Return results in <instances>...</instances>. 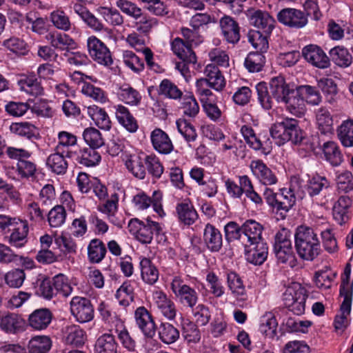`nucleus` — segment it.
<instances>
[{
	"instance_id": "f257e3e1",
	"label": "nucleus",
	"mask_w": 353,
	"mask_h": 353,
	"mask_svg": "<svg viewBox=\"0 0 353 353\" xmlns=\"http://www.w3.org/2000/svg\"><path fill=\"white\" fill-rule=\"evenodd\" d=\"M294 241L296 252L303 260L312 261L321 254V241L312 228L299 226L294 235Z\"/></svg>"
},
{
	"instance_id": "f03ea898",
	"label": "nucleus",
	"mask_w": 353,
	"mask_h": 353,
	"mask_svg": "<svg viewBox=\"0 0 353 353\" xmlns=\"http://www.w3.org/2000/svg\"><path fill=\"white\" fill-rule=\"evenodd\" d=\"M270 133L274 143L279 146L288 141L294 144L300 143L303 138L299 121L290 117H284L281 121L272 125Z\"/></svg>"
},
{
	"instance_id": "7ed1b4c3",
	"label": "nucleus",
	"mask_w": 353,
	"mask_h": 353,
	"mask_svg": "<svg viewBox=\"0 0 353 353\" xmlns=\"http://www.w3.org/2000/svg\"><path fill=\"white\" fill-rule=\"evenodd\" d=\"M307 296L305 288L299 283L293 282L286 287L283 294V304L294 314L301 315L305 312Z\"/></svg>"
},
{
	"instance_id": "20e7f679",
	"label": "nucleus",
	"mask_w": 353,
	"mask_h": 353,
	"mask_svg": "<svg viewBox=\"0 0 353 353\" xmlns=\"http://www.w3.org/2000/svg\"><path fill=\"white\" fill-rule=\"evenodd\" d=\"M128 230L137 241L141 243H150L154 235H158L162 231V227L158 222L147 219L140 221L134 218L130 220L128 225Z\"/></svg>"
},
{
	"instance_id": "39448f33",
	"label": "nucleus",
	"mask_w": 353,
	"mask_h": 353,
	"mask_svg": "<svg viewBox=\"0 0 353 353\" xmlns=\"http://www.w3.org/2000/svg\"><path fill=\"white\" fill-rule=\"evenodd\" d=\"M171 290L183 305L193 308L196 305L199 300L197 292L186 285L181 276H174L172 278Z\"/></svg>"
},
{
	"instance_id": "423d86ee",
	"label": "nucleus",
	"mask_w": 353,
	"mask_h": 353,
	"mask_svg": "<svg viewBox=\"0 0 353 353\" xmlns=\"http://www.w3.org/2000/svg\"><path fill=\"white\" fill-rule=\"evenodd\" d=\"M241 133L249 146L261 154L268 155L272 150V142L268 135L256 136L252 127L243 125L241 128Z\"/></svg>"
},
{
	"instance_id": "0eeeda50",
	"label": "nucleus",
	"mask_w": 353,
	"mask_h": 353,
	"mask_svg": "<svg viewBox=\"0 0 353 353\" xmlns=\"http://www.w3.org/2000/svg\"><path fill=\"white\" fill-rule=\"evenodd\" d=\"M87 46L91 58L100 65H110L112 58L108 48L101 40L94 36L90 37L87 40Z\"/></svg>"
},
{
	"instance_id": "6e6552de",
	"label": "nucleus",
	"mask_w": 353,
	"mask_h": 353,
	"mask_svg": "<svg viewBox=\"0 0 353 353\" xmlns=\"http://www.w3.org/2000/svg\"><path fill=\"white\" fill-rule=\"evenodd\" d=\"M70 305L72 314L79 323H86L93 319L94 307L87 298L74 296Z\"/></svg>"
},
{
	"instance_id": "1a4fd4ad",
	"label": "nucleus",
	"mask_w": 353,
	"mask_h": 353,
	"mask_svg": "<svg viewBox=\"0 0 353 353\" xmlns=\"http://www.w3.org/2000/svg\"><path fill=\"white\" fill-rule=\"evenodd\" d=\"M135 323L145 337L152 339L156 334V323L152 314L144 306L138 307L134 313Z\"/></svg>"
},
{
	"instance_id": "9d476101",
	"label": "nucleus",
	"mask_w": 353,
	"mask_h": 353,
	"mask_svg": "<svg viewBox=\"0 0 353 353\" xmlns=\"http://www.w3.org/2000/svg\"><path fill=\"white\" fill-rule=\"evenodd\" d=\"M278 21L290 28L300 29L305 27L307 17L305 12L295 8H284L277 14Z\"/></svg>"
},
{
	"instance_id": "9b49d317",
	"label": "nucleus",
	"mask_w": 353,
	"mask_h": 353,
	"mask_svg": "<svg viewBox=\"0 0 353 353\" xmlns=\"http://www.w3.org/2000/svg\"><path fill=\"white\" fill-rule=\"evenodd\" d=\"M94 148H82L75 151H68L67 157L74 159L79 164L85 167H94L101 162V157Z\"/></svg>"
},
{
	"instance_id": "f8f14e48",
	"label": "nucleus",
	"mask_w": 353,
	"mask_h": 353,
	"mask_svg": "<svg viewBox=\"0 0 353 353\" xmlns=\"http://www.w3.org/2000/svg\"><path fill=\"white\" fill-rule=\"evenodd\" d=\"M122 161L128 171L135 178L143 179L146 175L144 159L141 154L124 152Z\"/></svg>"
},
{
	"instance_id": "ddd939ff",
	"label": "nucleus",
	"mask_w": 353,
	"mask_h": 353,
	"mask_svg": "<svg viewBox=\"0 0 353 353\" xmlns=\"http://www.w3.org/2000/svg\"><path fill=\"white\" fill-rule=\"evenodd\" d=\"M175 216L179 223L185 226L193 225L199 219V214L193 203L189 199L176 203Z\"/></svg>"
},
{
	"instance_id": "4468645a",
	"label": "nucleus",
	"mask_w": 353,
	"mask_h": 353,
	"mask_svg": "<svg viewBox=\"0 0 353 353\" xmlns=\"http://www.w3.org/2000/svg\"><path fill=\"white\" fill-rule=\"evenodd\" d=\"M155 305L167 319L174 320L176 316L177 310L174 301L161 290H156L152 294Z\"/></svg>"
},
{
	"instance_id": "2eb2a0df",
	"label": "nucleus",
	"mask_w": 353,
	"mask_h": 353,
	"mask_svg": "<svg viewBox=\"0 0 353 353\" xmlns=\"http://www.w3.org/2000/svg\"><path fill=\"white\" fill-rule=\"evenodd\" d=\"M250 168L254 176L261 184L272 185L277 183L278 179L275 173L262 160L252 161Z\"/></svg>"
},
{
	"instance_id": "dca6fc26",
	"label": "nucleus",
	"mask_w": 353,
	"mask_h": 353,
	"mask_svg": "<svg viewBox=\"0 0 353 353\" xmlns=\"http://www.w3.org/2000/svg\"><path fill=\"white\" fill-rule=\"evenodd\" d=\"M119 200V195L117 193H113L103 203L98 205L97 210L104 214L111 223L121 228L124 221L117 216Z\"/></svg>"
},
{
	"instance_id": "f3484780",
	"label": "nucleus",
	"mask_w": 353,
	"mask_h": 353,
	"mask_svg": "<svg viewBox=\"0 0 353 353\" xmlns=\"http://www.w3.org/2000/svg\"><path fill=\"white\" fill-rule=\"evenodd\" d=\"M302 54L305 59L319 68H327L330 65V58L324 51L316 45H309L303 48Z\"/></svg>"
},
{
	"instance_id": "a211bd4d",
	"label": "nucleus",
	"mask_w": 353,
	"mask_h": 353,
	"mask_svg": "<svg viewBox=\"0 0 353 353\" xmlns=\"http://www.w3.org/2000/svg\"><path fill=\"white\" fill-rule=\"evenodd\" d=\"M241 230L242 242L244 244L263 242L262 239L263 226L260 223L252 219L247 220L242 224Z\"/></svg>"
},
{
	"instance_id": "6ab92c4d",
	"label": "nucleus",
	"mask_w": 353,
	"mask_h": 353,
	"mask_svg": "<svg viewBox=\"0 0 353 353\" xmlns=\"http://www.w3.org/2000/svg\"><path fill=\"white\" fill-rule=\"evenodd\" d=\"M221 35L228 43L235 45L240 40V27L238 23L229 16L220 19Z\"/></svg>"
},
{
	"instance_id": "aec40b11",
	"label": "nucleus",
	"mask_w": 353,
	"mask_h": 353,
	"mask_svg": "<svg viewBox=\"0 0 353 353\" xmlns=\"http://www.w3.org/2000/svg\"><path fill=\"white\" fill-rule=\"evenodd\" d=\"M268 254V244L263 242L245 244V255L246 260L254 265L262 264Z\"/></svg>"
},
{
	"instance_id": "412c9836",
	"label": "nucleus",
	"mask_w": 353,
	"mask_h": 353,
	"mask_svg": "<svg viewBox=\"0 0 353 353\" xmlns=\"http://www.w3.org/2000/svg\"><path fill=\"white\" fill-rule=\"evenodd\" d=\"M248 17L250 24L265 34H270L274 28V19L265 11L260 10L251 11Z\"/></svg>"
},
{
	"instance_id": "4be33fe9",
	"label": "nucleus",
	"mask_w": 353,
	"mask_h": 353,
	"mask_svg": "<svg viewBox=\"0 0 353 353\" xmlns=\"http://www.w3.org/2000/svg\"><path fill=\"white\" fill-rule=\"evenodd\" d=\"M8 237V243L13 247L21 248L28 242L29 223L27 220L19 219Z\"/></svg>"
},
{
	"instance_id": "5701e85b",
	"label": "nucleus",
	"mask_w": 353,
	"mask_h": 353,
	"mask_svg": "<svg viewBox=\"0 0 353 353\" xmlns=\"http://www.w3.org/2000/svg\"><path fill=\"white\" fill-rule=\"evenodd\" d=\"M153 148L159 154H168L174 150V145L166 132L160 128H155L150 134Z\"/></svg>"
},
{
	"instance_id": "b1692460",
	"label": "nucleus",
	"mask_w": 353,
	"mask_h": 353,
	"mask_svg": "<svg viewBox=\"0 0 353 353\" xmlns=\"http://www.w3.org/2000/svg\"><path fill=\"white\" fill-rule=\"evenodd\" d=\"M203 240L206 248L212 252H219L223 246V236L214 225L207 223L203 233Z\"/></svg>"
},
{
	"instance_id": "393cba45",
	"label": "nucleus",
	"mask_w": 353,
	"mask_h": 353,
	"mask_svg": "<svg viewBox=\"0 0 353 353\" xmlns=\"http://www.w3.org/2000/svg\"><path fill=\"white\" fill-rule=\"evenodd\" d=\"M86 109L87 114L96 126L105 131H109L111 129L112 121L104 108L97 105H90Z\"/></svg>"
},
{
	"instance_id": "a878e982",
	"label": "nucleus",
	"mask_w": 353,
	"mask_h": 353,
	"mask_svg": "<svg viewBox=\"0 0 353 353\" xmlns=\"http://www.w3.org/2000/svg\"><path fill=\"white\" fill-rule=\"evenodd\" d=\"M205 78L200 79L205 80L209 87L216 91H221L225 86V79L219 68L214 64H208L204 70Z\"/></svg>"
},
{
	"instance_id": "bb28decb",
	"label": "nucleus",
	"mask_w": 353,
	"mask_h": 353,
	"mask_svg": "<svg viewBox=\"0 0 353 353\" xmlns=\"http://www.w3.org/2000/svg\"><path fill=\"white\" fill-rule=\"evenodd\" d=\"M25 322L14 313L0 314V328L7 333L16 334L23 330Z\"/></svg>"
},
{
	"instance_id": "cd10ccee",
	"label": "nucleus",
	"mask_w": 353,
	"mask_h": 353,
	"mask_svg": "<svg viewBox=\"0 0 353 353\" xmlns=\"http://www.w3.org/2000/svg\"><path fill=\"white\" fill-rule=\"evenodd\" d=\"M296 196L294 190L291 188H283L280 189L274 210L280 212L283 217L294 205Z\"/></svg>"
},
{
	"instance_id": "c85d7f7f",
	"label": "nucleus",
	"mask_w": 353,
	"mask_h": 353,
	"mask_svg": "<svg viewBox=\"0 0 353 353\" xmlns=\"http://www.w3.org/2000/svg\"><path fill=\"white\" fill-rule=\"evenodd\" d=\"M171 48L173 52L184 62L194 63L196 57L190 46L186 41L179 37L175 38L171 43Z\"/></svg>"
},
{
	"instance_id": "c756f323",
	"label": "nucleus",
	"mask_w": 353,
	"mask_h": 353,
	"mask_svg": "<svg viewBox=\"0 0 353 353\" xmlns=\"http://www.w3.org/2000/svg\"><path fill=\"white\" fill-rule=\"evenodd\" d=\"M24 214L32 227L41 225L46 219V211L35 201L27 203L24 208Z\"/></svg>"
},
{
	"instance_id": "7c9ffc66",
	"label": "nucleus",
	"mask_w": 353,
	"mask_h": 353,
	"mask_svg": "<svg viewBox=\"0 0 353 353\" xmlns=\"http://www.w3.org/2000/svg\"><path fill=\"white\" fill-rule=\"evenodd\" d=\"M139 268L142 281L148 285L157 283L159 276V272L157 266L148 258L140 257Z\"/></svg>"
},
{
	"instance_id": "2f4dec72",
	"label": "nucleus",
	"mask_w": 353,
	"mask_h": 353,
	"mask_svg": "<svg viewBox=\"0 0 353 353\" xmlns=\"http://www.w3.org/2000/svg\"><path fill=\"white\" fill-rule=\"evenodd\" d=\"M52 47L60 50L69 52L75 49L77 43L69 35L61 32H50L46 36Z\"/></svg>"
},
{
	"instance_id": "473e14b6",
	"label": "nucleus",
	"mask_w": 353,
	"mask_h": 353,
	"mask_svg": "<svg viewBox=\"0 0 353 353\" xmlns=\"http://www.w3.org/2000/svg\"><path fill=\"white\" fill-rule=\"evenodd\" d=\"M116 119L126 130L134 133L138 130L139 125L136 119L130 113L128 108L123 105L114 106Z\"/></svg>"
},
{
	"instance_id": "72a5a7b5",
	"label": "nucleus",
	"mask_w": 353,
	"mask_h": 353,
	"mask_svg": "<svg viewBox=\"0 0 353 353\" xmlns=\"http://www.w3.org/2000/svg\"><path fill=\"white\" fill-rule=\"evenodd\" d=\"M52 317V313L48 309H38L30 314L28 324L35 330H43L49 325Z\"/></svg>"
},
{
	"instance_id": "f704fd0d",
	"label": "nucleus",
	"mask_w": 353,
	"mask_h": 353,
	"mask_svg": "<svg viewBox=\"0 0 353 353\" xmlns=\"http://www.w3.org/2000/svg\"><path fill=\"white\" fill-rule=\"evenodd\" d=\"M64 151H58L54 148V152L50 154L46 160L47 167L57 174H64L68 167Z\"/></svg>"
},
{
	"instance_id": "c9c22d12",
	"label": "nucleus",
	"mask_w": 353,
	"mask_h": 353,
	"mask_svg": "<svg viewBox=\"0 0 353 353\" xmlns=\"http://www.w3.org/2000/svg\"><path fill=\"white\" fill-rule=\"evenodd\" d=\"M282 103H285L286 110L290 113L297 117H302L305 113V102L298 90H293Z\"/></svg>"
},
{
	"instance_id": "e433bc0d",
	"label": "nucleus",
	"mask_w": 353,
	"mask_h": 353,
	"mask_svg": "<svg viewBox=\"0 0 353 353\" xmlns=\"http://www.w3.org/2000/svg\"><path fill=\"white\" fill-rule=\"evenodd\" d=\"M270 87L272 96L278 103H282L293 91L290 89L285 79L281 76L272 78L270 81Z\"/></svg>"
},
{
	"instance_id": "4c0bfd02",
	"label": "nucleus",
	"mask_w": 353,
	"mask_h": 353,
	"mask_svg": "<svg viewBox=\"0 0 353 353\" xmlns=\"http://www.w3.org/2000/svg\"><path fill=\"white\" fill-rule=\"evenodd\" d=\"M219 145V150L223 153H228L236 157H243L245 145L243 141L236 137H228Z\"/></svg>"
},
{
	"instance_id": "58836bf2",
	"label": "nucleus",
	"mask_w": 353,
	"mask_h": 353,
	"mask_svg": "<svg viewBox=\"0 0 353 353\" xmlns=\"http://www.w3.org/2000/svg\"><path fill=\"white\" fill-rule=\"evenodd\" d=\"M329 55L332 62L340 68H348L352 63V54L346 48L342 46L331 48Z\"/></svg>"
},
{
	"instance_id": "ea45409f",
	"label": "nucleus",
	"mask_w": 353,
	"mask_h": 353,
	"mask_svg": "<svg viewBox=\"0 0 353 353\" xmlns=\"http://www.w3.org/2000/svg\"><path fill=\"white\" fill-rule=\"evenodd\" d=\"M330 187V181L325 176L316 174L311 177L307 181L306 191L307 194L311 196H315Z\"/></svg>"
},
{
	"instance_id": "a19ab883",
	"label": "nucleus",
	"mask_w": 353,
	"mask_h": 353,
	"mask_svg": "<svg viewBox=\"0 0 353 353\" xmlns=\"http://www.w3.org/2000/svg\"><path fill=\"white\" fill-rule=\"evenodd\" d=\"M119 99L129 105H138L141 100V94L129 84L121 85L117 90Z\"/></svg>"
},
{
	"instance_id": "79ce46f5",
	"label": "nucleus",
	"mask_w": 353,
	"mask_h": 353,
	"mask_svg": "<svg viewBox=\"0 0 353 353\" xmlns=\"http://www.w3.org/2000/svg\"><path fill=\"white\" fill-rule=\"evenodd\" d=\"M107 250L99 239H92L88 245V259L91 263H99L105 258Z\"/></svg>"
},
{
	"instance_id": "37998d69",
	"label": "nucleus",
	"mask_w": 353,
	"mask_h": 353,
	"mask_svg": "<svg viewBox=\"0 0 353 353\" xmlns=\"http://www.w3.org/2000/svg\"><path fill=\"white\" fill-rule=\"evenodd\" d=\"M20 90L32 96L43 94V89L35 76H22L18 81Z\"/></svg>"
},
{
	"instance_id": "c03bdc74",
	"label": "nucleus",
	"mask_w": 353,
	"mask_h": 353,
	"mask_svg": "<svg viewBox=\"0 0 353 353\" xmlns=\"http://www.w3.org/2000/svg\"><path fill=\"white\" fill-rule=\"evenodd\" d=\"M335 182L339 192L349 193L353 191V174L347 170L335 172Z\"/></svg>"
},
{
	"instance_id": "a18cd8bd",
	"label": "nucleus",
	"mask_w": 353,
	"mask_h": 353,
	"mask_svg": "<svg viewBox=\"0 0 353 353\" xmlns=\"http://www.w3.org/2000/svg\"><path fill=\"white\" fill-rule=\"evenodd\" d=\"M134 288L131 281H126L117 289L115 299L120 306L126 307L134 301Z\"/></svg>"
},
{
	"instance_id": "49530a36",
	"label": "nucleus",
	"mask_w": 353,
	"mask_h": 353,
	"mask_svg": "<svg viewBox=\"0 0 353 353\" xmlns=\"http://www.w3.org/2000/svg\"><path fill=\"white\" fill-rule=\"evenodd\" d=\"M10 131L28 139H37L39 137L38 128L29 122L13 123L10 127Z\"/></svg>"
},
{
	"instance_id": "de8ad7c7",
	"label": "nucleus",
	"mask_w": 353,
	"mask_h": 353,
	"mask_svg": "<svg viewBox=\"0 0 353 353\" xmlns=\"http://www.w3.org/2000/svg\"><path fill=\"white\" fill-rule=\"evenodd\" d=\"M117 347L114 336L111 334H103L95 343L94 353H117Z\"/></svg>"
},
{
	"instance_id": "09e8293b",
	"label": "nucleus",
	"mask_w": 353,
	"mask_h": 353,
	"mask_svg": "<svg viewBox=\"0 0 353 353\" xmlns=\"http://www.w3.org/2000/svg\"><path fill=\"white\" fill-rule=\"evenodd\" d=\"M64 341L66 344L79 346L83 345L85 341V333L77 325H71L65 327Z\"/></svg>"
},
{
	"instance_id": "8fccbe9b",
	"label": "nucleus",
	"mask_w": 353,
	"mask_h": 353,
	"mask_svg": "<svg viewBox=\"0 0 353 353\" xmlns=\"http://www.w3.org/2000/svg\"><path fill=\"white\" fill-rule=\"evenodd\" d=\"M325 159L332 166H339L343 161V154L339 145L334 141H327L323 145Z\"/></svg>"
},
{
	"instance_id": "3c124183",
	"label": "nucleus",
	"mask_w": 353,
	"mask_h": 353,
	"mask_svg": "<svg viewBox=\"0 0 353 353\" xmlns=\"http://www.w3.org/2000/svg\"><path fill=\"white\" fill-rule=\"evenodd\" d=\"M81 92L85 97L100 104H105L109 101L108 93L105 90L90 83H83Z\"/></svg>"
},
{
	"instance_id": "603ef678",
	"label": "nucleus",
	"mask_w": 353,
	"mask_h": 353,
	"mask_svg": "<svg viewBox=\"0 0 353 353\" xmlns=\"http://www.w3.org/2000/svg\"><path fill=\"white\" fill-rule=\"evenodd\" d=\"M278 323L272 312H267L260 319L259 330L265 336L273 339L276 335Z\"/></svg>"
},
{
	"instance_id": "864d4df0",
	"label": "nucleus",
	"mask_w": 353,
	"mask_h": 353,
	"mask_svg": "<svg viewBox=\"0 0 353 353\" xmlns=\"http://www.w3.org/2000/svg\"><path fill=\"white\" fill-rule=\"evenodd\" d=\"M316 124L321 134H332L333 132V119L328 110L321 108L316 114Z\"/></svg>"
},
{
	"instance_id": "5fc2aeb1",
	"label": "nucleus",
	"mask_w": 353,
	"mask_h": 353,
	"mask_svg": "<svg viewBox=\"0 0 353 353\" xmlns=\"http://www.w3.org/2000/svg\"><path fill=\"white\" fill-rule=\"evenodd\" d=\"M97 12L111 26H119L123 23V15L114 8L100 6L97 8Z\"/></svg>"
},
{
	"instance_id": "6e6d98bb",
	"label": "nucleus",
	"mask_w": 353,
	"mask_h": 353,
	"mask_svg": "<svg viewBox=\"0 0 353 353\" xmlns=\"http://www.w3.org/2000/svg\"><path fill=\"white\" fill-rule=\"evenodd\" d=\"M55 294L62 297L69 296L73 290V288L68 276L63 274H59L52 278Z\"/></svg>"
},
{
	"instance_id": "4d7b16f0",
	"label": "nucleus",
	"mask_w": 353,
	"mask_h": 353,
	"mask_svg": "<svg viewBox=\"0 0 353 353\" xmlns=\"http://www.w3.org/2000/svg\"><path fill=\"white\" fill-rule=\"evenodd\" d=\"M179 132L183 136L190 147L197 139V133L194 126L185 119H179L176 122Z\"/></svg>"
},
{
	"instance_id": "13d9d810",
	"label": "nucleus",
	"mask_w": 353,
	"mask_h": 353,
	"mask_svg": "<svg viewBox=\"0 0 353 353\" xmlns=\"http://www.w3.org/2000/svg\"><path fill=\"white\" fill-rule=\"evenodd\" d=\"M77 143V137L74 134L68 131H60L57 134V144L55 149L58 151H64L67 157L68 151H74L71 149L72 147L76 145Z\"/></svg>"
},
{
	"instance_id": "bf43d9fd",
	"label": "nucleus",
	"mask_w": 353,
	"mask_h": 353,
	"mask_svg": "<svg viewBox=\"0 0 353 353\" xmlns=\"http://www.w3.org/2000/svg\"><path fill=\"white\" fill-rule=\"evenodd\" d=\"M337 135L344 147H353V120L343 121L337 129Z\"/></svg>"
},
{
	"instance_id": "052dcab7",
	"label": "nucleus",
	"mask_w": 353,
	"mask_h": 353,
	"mask_svg": "<svg viewBox=\"0 0 353 353\" xmlns=\"http://www.w3.org/2000/svg\"><path fill=\"white\" fill-rule=\"evenodd\" d=\"M158 93L165 98L174 100L182 97V91L173 82L168 79L161 81L158 88Z\"/></svg>"
},
{
	"instance_id": "680f3d73",
	"label": "nucleus",
	"mask_w": 353,
	"mask_h": 353,
	"mask_svg": "<svg viewBox=\"0 0 353 353\" xmlns=\"http://www.w3.org/2000/svg\"><path fill=\"white\" fill-rule=\"evenodd\" d=\"M51 345V340L48 336H35L30 340L28 348L30 353H47Z\"/></svg>"
},
{
	"instance_id": "e2e57ef3",
	"label": "nucleus",
	"mask_w": 353,
	"mask_h": 353,
	"mask_svg": "<svg viewBox=\"0 0 353 353\" xmlns=\"http://www.w3.org/2000/svg\"><path fill=\"white\" fill-rule=\"evenodd\" d=\"M136 21V27L137 31L148 34L150 32L153 28L157 27L159 24V21L157 18L149 16L148 14L141 12L140 16L134 18Z\"/></svg>"
},
{
	"instance_id": "0e129e2a",
	"label": "nucleus",
	"mask_w": 353,
	"mask_h": 353,
	"mask_svg": "<svg viewBox=\"0 0 353 353\" xmlns=\"http://www.w3.org/2000/svg\"><path fill=\"white\" fill-rule=\"evenodd\" d=\"M274 251L279 263L288 264L292 268L296 265L292 245L274 248Z\"/></svg>"
},
{
	"instance_id": "69168bd1",
	"label": "nucleus",
	"mask_w": 353,
	"mask_h": 353,
	"mask_svg": "<svg viewBox=\"0 0 353 353\" xmlns=\"http://www.w3.org/2000/svg\"><path fill=\"white\" fill-rule=\"evenodd\" d=\"M82 136L86 144L91 148L97 149L104 145V139L101 133L94 127L85 128Z\"/></svg>"
},
{
	"instance_id": "338daca9",
	"label": "nucleus",
	"mask_w": 353,
	"mask_h": 353,
	"mask_svg": "<svg viewBox=\"0 0 353 353\" xmlns=\"http://www.w3.org/2000/svg\"><path fill=\"white\" fill-rule=\"evenodd\" d=\"M146 170L153 179H159L163 173L164 168L155 154L146 155L144 158Z\"/></svg>"
},
{
	"instance_id": "774afa93",
	"label": "nucleus",
	"mask_w": 353,
	"mask_h": 353,
	"mask_svg": "<svg viewBox=\"0 0 353 353\" xmlns=\"http://www.w3.org/2000/svg\"><path fill=\"white\" fill-rule=\"evenodd\" d=\"M159 336L163 343L171 344L178 340L179 332L172 324L162 323L159 328Z\"/></svg>"
}]
</instances>
